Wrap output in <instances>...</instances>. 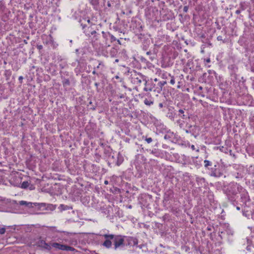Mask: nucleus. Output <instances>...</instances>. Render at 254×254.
I'll use <instances>...</instances> for the list:
<instances>
[{
  "mask_svg": "<svg viewBox=\"0 0 254 254\" xmlns=\"http://www.w3.org/2000/svg\"><path fill=\"white\" fill-rule=\"evenodd\" d=\"M103 237L106 239V240L103 243V245L108 249L111 248L112 246V242L111 240L114 238V235L113 234H104Z\"/></svg>",
  "mask_w": 254,
  "mask_h": 254,
  "instance_id": "obj_1",
  "label": "nucleus"
},
{
  "mask_svg": "<svg viewBox=\"0 0 254 254\" xmlns=\"http://www.w3.org/2000/svg\"><path fill=\"white\" fill-rule=\"evenodd\" d=\"M114 245L115 249H117L118 247L124 245V239L121 236H114Z\"/></svg>",
  "mask_w": 254,
  "mask_h": 254,
  "instance_id": "obj_2",
  "label": "nucleus"
},
{
  "mask_svg": "<svg viewBox=\"0 0 254 254\" xmlns=\"http://www.w3.org/2000/svg\"><path fill=\"white\" fill-rule=\"evenodd\" d=\"M19 204L20 205H25L28 208H32L33 205L35 206H44V203H32L30 202H27L26 201L21 200L19 202Z\"/></svg>",
  "mask_w": 254,
  "mask_h": 254,
  "instance_id": "obj_3",
  "label": "nucleus"
},
{
  "mask_svg": "<svg viewBox=\"0 0 254 254\" xmlns=\"http://www.w3.org/2000/svg\"><path fill=\"white\" fill-rule=\"evenodd\" d=\"M39 245L44 249L50 250L51 249V246L45 241H41L39 243Z\"/></svg>",
  "mask_w": 254,
  "mask_h": 254,
  "instance_id": "obj_4",
  "label": "nucleus"
},
{
  "mask_svg": "<svg viewBox=\"0 0 254 254\" xmlns=\"http://www.w3.org/2000/svg\"><path fill=\"white\" fill-rule=\"evenodd\" d=\"M52 246L57 249L63 250L64 248V245H61L57 243H53L52 244Z\"/></svg>",
  "mask_w": 254,
  "mask_h": 254,
  "instance_id": "obj_5",
  "label": "nucleus"
},
{
  "mask_svg": "<svg viewBox=\"0 0 254 254\" xmlns=\"http://www.w3.org/2000/svg\"><path fill=\"white\" fill-rule=\"evenodd\" d=\"M74 249L72 247H69V246H66V245H64V248L63 249V250L64 251H74Z\"/></svg>",
  "mask_w": 254,
  "mask_h": 254,
  "instance_id": "obj_6",
  "label": "nucleus"
},
{
  "mask_svg": "<svg viewBox=\"0 0 254 254\" xmlns=\"http://www.w3.org/2000/svg\"><path fill=\"white\" fill-rule=\"evenodd\" d=\"M29 185L28 182H23L21 185V188L22 189H26Z\"/></svg>",
  "mask_w": 254,
  "mask_h": 254,
  "instance_id": "obj_7",
  "label": "nucleus"
},
{
  "mask_svg": "<svg viewBox=\"0 0 254 254\" xmlns=\"http://www.w3.org/2000/svg\"><path fill=\"white\" fill-rule=\"evenodd\" d=\"M153 101H149L147 99H145L144 100V104L146 105L149 106L151 105V104H153Z\"/></svg>",
  "mask_w": 254,
  "mask_h": 254,
  "instance_id": "obj_8",
  "label": "nucleus"
},
{
  "mask_svg": "<svg viewBox=\"0 0 254 254\" xmlns=\"http://www.w3.org/2000/svg\"><path fill=\"white\" fill-rule=\"evenodd\" d=\"M204 163H205V167H207L208 166H210V163L209 161L208 160H204Z\"/></svg>",
  "mask_w": 254,
  "mask_h": 254,
  "instance_id": "obj_9",
  "label": "nucleus"
},
{
  "mask_svg": "<svg viewBox=\"0 0 254 254\" xmlns=\"http://www.w3.org/2000/svg\"><path fill=\"white\" fill-rule=\"evenodd\" d=\"M5 232V228H1L0 229V234H4Z\"/></svg>",
  "mask_w": 254,
  "mask_h": 254,
  "instance_id": "obj_10",
  "label": "nucleus"
},
{
  "mask_svg": "<svg viewBox=\"0 0 254 254\" xmlns=\"http://www.w3.org/2000/svg\"><path fill=\"white\" fill-rule=\"evenodd\" d=\"M145 140L148 143H150L152 141V139L151 137L146 138Z\"/></svg>",
  "mask_w": 254,
  "mask_h": 254,
  "instance_id": "obj_11",
  "label": "nucleus"
},
{
  "mask_svg": "<svg viewBox=\"0 0 254 254\" xmlns=\"http://www.w3.org/2000/svg\"><path fill=\"white\" fill-rule=\"evenodd\" d=\"M175 83V79L174 77H172V79L170 80V83L172 85H174Z\"/></svg>",
  "mask_w": 254,
  "mask_h": 254,
  "instance_id": "obj_12",
  "label": "nucleus"
},
{
  "mask_svg": "<svg viewBox=\"0 0 254 254\" xmlns=\"http://www.w3.org/2000/svg\"><path fill=\"white\" fill-rule=\"evenodd\" d=\"M18 79H19V80L20 81V83H22V80L23 79V77L20 76L19 77Z\"/></svg>",
  "mask_w": 254,
  "mask_h": 254,
  "instance_id": "obj_13",
  "label": "nucleus"
},
{
  "mask_svg": "<svg viewBox=\"0 0 254 254\" xmlns=\"http://www.w3.org/2000/svg\"><path fill=\"white\" fill-rule=\"evenodd\" d=\"M205 62L207 63H209L210 62V59L209 58L206 59L205 60Z\"/></svg>",
  "mask_w": 254,
  "mask_h": 254,
  "instance_id": "obj_14",
  "label": "nucleus"
},
{
  "mask_svg": "<svg viewBox=\"0 0 254 254\" xmlns=\"http://www.w3.org/2000/svg\"><path fill=\"white\" fill-rule=\"evenodd\" d=\"M179 112L181 114H183L184 113V111L182 109L179 110Z\"/></svg>",
  "mask_w": 254,
  "mask_h": 254,
  "instance_id": "obj_15",
  "label": "nucleus"
},
{
  "mask_svg": "<svg viewBox=\"0 0 254 254\" xmlns=\"http://www.w3.org/2000/svg\"><path fill=\"white\" fill-rule=\"evenodd\" d=\"M191 148H192V150H194L195 149L194 145H192L191 146Z\"/></svg>",
  "mask_w": 254,
  "mask_h": 254,
  "instance_id": "obj_16",
  "label": "nucleus"
},
{
  "mask_svg": "<svg viewBox=\"0 0 254 254\" xmlns=\"http://www.w3.org/2000/svg\"><path fill=\"white\" fill-rule=\"evenodd\" d=\"M38 48L39 49H41L42 48V46H41V45L38 46Z\"/></svg>",
  "mask_w": 254,
  "mask_h": 254,
  "instance_id": "obj_17",
  "label": "nucleus"
},
{
  "mask_svg": "<svg viewBox=\"0 0 254 254\" xmlns=\"http://www.w3.org/2000/svg\"><path fill=\"white\" fill-rule=\"evenodd\" d=\"M104 184H106V185H108V181H105Z\"/></svg>",
  "mask_w": 254,
  "mask_h": 254,
  "instance_id": "obj_18",
  "label": "nucleus"
},
{
  "mask_svg": "<svg viewBox=\"0 0 254 254\" xmlns=\"http://www.w3.org/2000/svg\"><path fill=\"white\" fill-rule=\"evenodd\" d=\"M146 54H147V55H150V54H151V52H150V51L147 52L146 53Z\"/></svg>",
  "mask_w": 254,
  "mask_h": 254,
  "instance_id": "obj_19",
  "label": "nucleus"
},
{
  "mask_svg": "<svg viewBox=\"0 0 254 254\" xmlns=\"http://www.w3.org/2000/svg\"><path fill=\"white\" fill-rule=\"evenodd\" d=\"M184 10H185V11H187V7L186 6H185V7H184Z\"/></svg>",
  "mask_w": 254,
  "mask_h": 254,
  "instance_id": "obj_20",
  "label": "nucleus"
},
{
  "mask_svg": "<svg viewBox=\"0 0 254 254\" xmlns=\"http://www.w3.org/2000/svg\"><path fill=\"white\" fill-rule=\"evenodd\" d=\"M236 12V13L239 14V13H240V10H237Z\"/></svg>",
  "mask_w": 254,
  "mask_h": 254,
  "instance_id": "obj_21",
  "label": "nucleus"
},
{
  "mask_svg": "<svg viewBox=\"0 0 254 254\" xmlns=\"http://www.w3.org/2000/svg\"><path fill=\"white\" fill-rule=\"evenodd\" d=\"M237 209L238 210H240V207H237Z\"/></svg>",
  "mask_w": 254,
  "mask_h": 254,
  "instance_id": "obj_22",
  "label": "nucleus"
},
{
  "mask_svg": "<svg viewBox=\"0 0 254 254\" xmlns=\"http://www.w3.org/2000/svg\"><path fill=\"white\" fill-rule=\"evenodd\" d=\"M116 62H118V60H116Z\"/></svg>",
  "mask_w": 254,
  "mask_h": 254,
  "instance_id": "obj_23",
  "label": "nucleus"
}]
</instances>
